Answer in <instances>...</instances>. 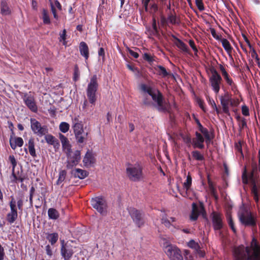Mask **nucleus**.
Here are the masks:
<instances>
[{"label":"nucleus","instance_id":"1","mask_svg":"<svg viewBox=\"0 0 260 260\" xmlns=\"http://www.w3.org/2000/svg\"><path fill=\"white\" fill-rule=\"evenodd\" d=\"M235 256L236 260H260V245L257 240L253 238L250 247L235 249Z\"/></svg>","mask_w":260,"mask_h":260},{"label":"nucleus","instance_id":"2","mask_svg":"<svg viewBox=\"0 0 260 260\" xmlns=\"http://www.w3.org/2000/svg\"><path fill=\"white\" fill-rule=\"evenodd\" d=\"M242 178L244 184H247L248 183L249 181H250L252 185L251 194L258 207L259 184L258 169L255 163L253 162L251 165V171L249 177H248L246 169L245 168Z\"/></svg>","mask_w":260,"mask_h":260},{"label":"nucleus","instance_id":"3","mask_svg":"<svg viewBox=\"0 0 260 260\" xmlns=\"http://www.w3.org/2000/svg\"><path fill=\"white\" fill-rule=\"evenodd\" d=\"M220 104L223 112L225 114H229L230 106L232 108V111L234 113L237 112V107L240 104L238 100L232 98V95L228 92H225L223 95L219 97Z\"/></svg>","mask_w":260,"mask_h":260},{"label":"nucleus","instance_id":"4","mask_svg":"<svg viewBox=\"0 0 260 260\" xmlns=\"http://www.w3.org/2000/svg\"><path fill=\"white\" fill-rule=\"evenodd\" d=\"M99 84L96 75H93L90 79L88 84L86 94L89 102L91 104H94L96 101V93L98 91Z\"/></svg>","mask_w":260,"mask_h":260},{"label":"nucleus","instance_id":"5","mask_svg":"<svg viewBox=\"0 0 260 260\" xmlns=\"http://www.w3.org/2000/svg\"><path fill=\"white\" fill-rule=\"evenodd\" d=\"M238 216L241 222L245 226L255 225L256 222L254 216L247 208H241Z\"/></svg>","mask_w":260,"mask_h":260},{"label":"nucleus","instance_id":"6","mask_svg":"<svg viewBox=\"0 0 260 260\" xmlns=\"http://www.w3.org/2000/svg\"><path fill=\"white\" fill-rule=\"evenodd\" d=\"M211 75L209 77V81L212 90L217 94L220 90L222 78L214 68L210 69Z\"/></svg>","mask_w":260,"mask_h":260},{"label":"nucleus","instance_id":"7","mask_svg":"<svg viewBox=\"0 0 260 260\" xmlns=\"http://www.w3.org/2000/svg\"><path fill=\"white\" fill-rule=\"evenodd\" d=\"M73 123L74 131L77 142L82 143L86 139L88 133H84L82 122L76 117L74 118Z\"/></svg>","mask_w":260,"mask_h":260},{"label":"nucleus","instance_id":"8","mask_svg":"<svg viewBox=\"0 0 260 260\" xmlns=\"http://www.w3.org/2000/svg\"><path fill=\"white\" fill-rule=\"evenodd\" d=\"M129 213L133 221L139 228L143 226L145 222V214L142 211L134 208H131L128 210Z\"/></svg>","mask_w":260,"mask_h":260},{"label":"nucleus","instance_id":"9","mask_svg":"<svg viewBox=\"0 0 260 260\" xmlns=\"http://www.w3.org/2000/svg\"><path fill=\"white\" fill-rule=\"evenodd\" d=\"M126 173L130 180L138 181L142 177V169L139 165L131 166L126 168Z\"/></svg>","mask_w":260,"mask_h":260},{"label":"nucleus","instance_id":"10","mask_svg":"<svg viewBox=\"0 0 260 260\" xmlns=\"http://www.w3.org/2000/svg\"><path fill=\"white\" fill-rule=\"evenodd\" d=\"M92 206L102 215H105L107 212V205L106 200L100 197L92 199Z\"/></svg>","mask_w":260,"mask_h":260},{"label":"nucleus","instance_id":"11","mask_svg":"<svg viewBox=\"0 0 260 260\" xmlns=\"http://www.w3.org/2000/svg\"><path fill=\"white\" fill-rule=\"evenodd\" d=\"M23 102L27 108L33 113L38 112V106L34 95L31 93H25L22 96Z\"/></svg>","mask_w":260,"mask_h":260},{"label":"nucleus","instance_id":"12","mask_svg":"<svg viewBox=\"0 0 260 260\" xmlns=\"http://www.w3.org/2000/svg\"><path fill=\"white\" fill-rule=\"evenodd\" d=\"M11 201L9 203L10 212L7 215V220L10 223H13L18 217V212L16 207V201L13 196H11Z\"/></svg>","mask_w":260,"mask_h":260},{"label":"nucleus","instance_id":"13","mask_svg":"<svg viewBox=\"0 0 260 260\" xmlns=\"http://www.w3.org/2000/svg\"><path fill=\"white\" fill-rule=\"evenodd\" d=\"M165 252L171 260H183L180 251L175 246L172 245L166 246Z\"/></svg>","mask_w":260,"mask_h":260},{"label":"nucleus","instance_id":"14","mask_svg":"<svg viewBox=\"0 0 260 260\" xmlns=\"http://www.w3.org/2000/svg\"><path fill=\"white\" fill-rule=\"evenodd\" d=\"M31 128L35 134L39 136H42L47 133L48 131L46 126H42L41 124L36 119L31 118Z\"/></svg>","mask_w":260,"mask_h":260},{"label":"nucleus","instance_id":"15","mask_svg":"<svg viewBox=\"0 0 260 260\" xmlns=\"http://www.w3.org/2000/svg\"><path fill=\"white\" fill-rule=\"evenodd\" d=\"M205 213V209L202 203H200L198 207L194 203L192 204V211L190 215V219L192 221L197 220L200 214H204Z\"/></svg>","mask_w":260,"mask_h":260},{"label":"nucleus","instance_id":"16","mask_svg":"<svg viewBox=\"0 0 260 260\" xmlns=\"http://www.w3.org/2000/svg\"><path fill=\"white\" fill-rule=\"evenodd\" d=\"M242 36L244 38V41L246 43V45L248 46L249 48V53L251 54V56L252 58L255 59V61L257 64V66L259 68H260V60L258 58V55L256 53L255 50L251 45L249 40L247 38L245 35L242 34Z\"/></svg>","mask_w":260,"mask_h":260},{"label":"nucleus","instance_id":"17","mask_svg":"<svg viewBox=\"0 0 260 260\" xmlns=\"http://www.w3.org/2000/svg\"><path fill=\"white\" fill-rule=\"evenodd\" d=\"M60 253L64 260H69L73 256L74 251L72 246L69 244L66 246L63 245L61 246Z\"/></svg>","mask_w":260,"mask_h":260},{"label":"nucleus","instance_id":"18","mask_svg":"<svg viewBox=\"0 0 260 260\" xmlns=\"http://www.w3.org/2000/svg\"><path fill=\"white\" fill-rule=\"evenodd\" d=\"M157 108L160 112H169L170 105L169 102L164 100L163 96L159 99H157Z\"/></svg>","mask_w":260,"mask_h":260},{"label":"nucleus","instance_id":"19","mask_svg":"<svg viewBox=\"0 0 260 260\" xmlns=\"http://www.w3.org/2000/svg\"><path fill=\"white\" fill-rule=\"evenodd\" d=\"M212 221L214 230L218 231L222 228L223 224L222 219L219 214L215 212L213 213Z\"/></svg>","mask_w":260,"mask_h":260},{"label":"nucleus","instance_id":"20","mask_svg":"<svg viewBox=\"0 0 260 260\" xmlns=\"http://www.w3.org/2000/svg\"><path fill=\"white\" fill-rule=\"evenodd\" d=\"M59 137L61 141L63 151L67 155H69V152L72 150L71 145L70 144L68 138L62 134H60Z\"/></svg>","mask_w":260,"mask_h":260},{"label":"nucleus","instance_id":"21","mask_svg":"<svg viewBox=\"0 0 260 260\" xmlns=\"http://www.w3.org/2000/svg\"><path fill=\"white\" fill-rule=\"evenodd\" d=\"M172 37L176 40L175 44L179 49H180L182 52L184 53H186L189 55L192 54L189 51L187 45L185 44L182 40L177 38L174 35H172Z\"/></svg>","mask_w":260,"mask_h":260},{"label":"nucleus","instance_id":"22","mask_svg":"<svg viewBox=\"0 0 260 260\" xmlns=\"http://www.w3.org/2000/svg\"><path fill=\"white\" fill-rule=\"evenodd\" d=\"M68 160L72 161L73 165H77L81 159V153L79 150H76L73 154H72V150L69 152V155H67Z\"/></svg>","mask_w":260,"mask_h":260},{"label":"nucleus","instance_id":"23","mask_svg":"<svg viewBox=\"0 0 260 260\" xmlns=\"http://www.w3.org/2000/svg\"><path fill=\"white\" fill-rule=\"evenodd\" d=\"M79 48L80 54L84 57L85 61L88 60L89 56V52L87 44L84 42H81L79 44Z\"/></svg>","mask_w":260,"mask_h":260},{"label":"nucleus","instance_id":"24","mask_svg":"<svg viewBox=\"0 0 260 260\" xmlns=\"http://www.w3.org/2000/svg\"><path fill=\"white\" fill-rule=\"evenodd\" d=\"M10 144L13 149H15L17 146L21 147L23 144V140L20 137L13 138L11 135L10 138Z\"/></svg>","mask_w":260,"mask_h":260},{"label":"nucleus","instance_id":"25","mask_svg":"<svg viewBox=\"0 0 260 260\" xmlns=\"http://www.w3.org/2000/svg\"><path fill=\"white\" fill-rule=\"evenodd\" d=\"M167 20L168 23H170L172 25L179 24L180 23V20L177 17L174 9H173L172 11L168 14Z\"/></svg>","mask_w":260,"mask_h":260},{"label":"nucleus","instance_id":"26","mask_svg":"<svg viewBox=\"0 0 260 260\" xmlns=\"http://www.w3.org/2000/svg\"><path fill=\"white\" fill-rule=\"evenodd\" d=\"M71 174L75 177H78L80 179H84L88 175V173L86 171L81 169H76L75 170H72Z\"/></svg>","mask_w":260,"mask_h":260},{"label":"nucleus","instance_id":"27","mask_svg":"<svg viewBox=\"0 0 260 260\" xmlns=\"http://www.w3.org/2000/svg\"><path fill=\"white\" fill-rule=\"evenodd\" d=\"M196 140H193L194 147H198L200 149H203L204 147V145L203 144V142H204V138L202 135L198 132H196Z\"/></svg>","mask_w":260,"mask_h":260},{"label":"nucleus","instance_id":"28","mask_svg":"<svg viewBox=\"0 0 260 260\" xmlns=\"http://www.w3.org/2000/svg\"><path fill=\"white\" fill-rule=\"evenodd\" d=\"M1 13L3 15H9L11 13L7 2L5 0L2 1L1 3Z\"/></svg>","mask_w":260,"mask_h":260},{"label":"nucleus","instance_id":"29","mask_svg":"<svg viewBox=\"0 0 260 260\" xmlns=\"http://www.w3.org/2000/svg\"><path fill=\"white\" fill-rule=\"evenodd\" d=\"M95 159L91 153L87 152L85 156L83 158V162L86 166H89L93 164L95 162Z\"/></svg>","mask_w":260,"mask_h":260},{"label":"nucleus","instance_id":"30","mask_svg":"<svg viewBox=\"0 0 260 260\" xmlns=\"http://www.w3.org/2000/svg\"><path fill=\"white\" fill-rule=\"evenodd\" d=\"M46 239L49 241L52 245L55 244L58 240V235L57 233H46Z\"/></svg>","mask_w":260,"mask_h":260},{"label":"nucleus","instance_id":"31","mask_svg":"<svg viewBox=\"0 0 260 260\" xmlns=\"http://www.w3.org/2000/svg\"><path fill=\"white\" fill-rule=\"evenodd\" d=\"M219 41L221 42L222 47L224 50L228 53H231L232 51L233 48L231 46L229 41L226 39H221Z\"/></svg>","mask_w":260,"mask_h":260},{"label":"nucleus","instance_id":"32","mask_svg":"<svg viewBox=\"0 0 260 260\" xmlns=\"http://www.w3.org/2000/svg\"><path fill=\"white\" fill-rule=\"evenodd\" d=\"M28 148L30 154L34 157H36L37 154L35 149V143L34 139L30 138L28 143Z\"/></svg>","mask_w":260,"mask_h":260},{"label":"nucleus","instance_id":"33","mask_svg":"<svg viewBox=\"0 0 260 260\" xmlns=\"http://www.w3.org/2000/svg\"><path fill=\"white\" fill-rule=\"evenodd\" d=\"M156 71H157V75L161 76L162 77H166L170 75V73L167 72L165 67L162 66L158 65L156 68H154Z\"/></svg>","mask_w":260,"mask_h":260},{"label":"nucleus","instance_id":"34","mask_svg":"<svg viewBox=\"0 0 260 260\" xmlns=\"http://www.w3.org/2000/svg\"><path fill=\"white\" fill-rule=\"evenodd\" d=\"M206 99L208 102V103L209 104V105L211 106L212 109L214 111H216L217 114H219L220 112V107L217 106L214 100L210 98L209 96H207Z\"/></svg>","mask_w":260,"mask_h":260},{"label":"nucleus","instance_id":"35","mask_svg":"<svg viewBox=\"0 0 260 260\" xmlns=\"http://www.w3.org/2000/svg\"><path fill=\"white\" fill-rule=\"evenodd\" d=\"M238 121L240 130L247 127L246 120L241 115H235Z\"/></svg>","mask_w":260,"mask_h":260},{"label":"nucleus","instance_id":"36","mask_svg":"<svg viewBox=\"0 0 260 260\" xmlns=\"http://www.w3.org/2000/svg\"><path fill=\"white\" fill-rule=\"evenodd\" d=\"M48 214L49 218L52 219H57L59 216V212L54 208H49Z\"/></svg>","mask_w":260,"mask_h":260},{"label":"nucleus","instance_id":"37","mask_svg":"<svg viewBox=\"0 0 260 260\" xmlns=\"http://www.w3.org/2000/svg\"><path fill=\"white\" fill-rule=\"evenodd\" d=\"M140 90L144 93H147L149 95L153 92L152 88L145 84H141L140 86Z\"/></svg>","mask_w":260,"mask_h":260},{"label":"nucleus","instance_id":"38","mask_svg":"<svg viewBox=\"0 0 260 260\" xmlns=\"http://www.w3.org/2000/svg\"><path fill=\"white\" fill-rule=\"evenodd\" d=\"M208 183L211 194L216 199H217L218 197L216 193V190L214 187L212 182L209 179H208Z\"/></svg>","mask_w":260,"mask_h":260},{"label":"nucleus","instance_id":"39","mask_svg":"<svg viewBox=\"0 0 260 260\" xmlns=\"http://www.w3.org/2000/svg\"><path fill=\"white\" fill-rule=\"evenodd\" d=\"M67 175V172L65 170H60L59 173V177L57 180L56 184L59 185L61 183L66 179Z\"/></svg>","mask_w":260,"mask_h":260},{"label":"nucleus","instance_id":"40","mask_svg":"<svg viewBox=\"0 0 260 260\" xmlns=\"http://www.w3.org/2000/svg\"><path fill=\"white\" fill-rule=\"evenodd\" d=\"M192 183V178L190 173H188L187 176L186 180L185 182L183 183V187L186 189V190L187 191L190 187Z\"/></svg>","mask_w":260,"mask_h":260},{"label":"nucleus","instance_id":"41","mask_svg":"<svg viewBox=\"0 0 260 260\" xmlns=\"http://www.w3.org/2000/svg\"><path fill=\"white\" fill-rule=\"evenodd\" d=\"M244 143L243 142L239 141L238 143H236L235 144V149L237 151V152H239L241 157H244V155L242 152V146Z\"/></svg>","mask_w":260,"mask_h":260},{"label":"nucleus","instance_id":"42","mask_svg":"<svg viewBox=\"0 0 260 260\" xmlns=\"http://www.w3.org/2000/svg\"><path fill=\"white\" fill-rule=\"evenodd\" d=\"M43 15V22L45 24H49L50 23V19L48 13V11L46 9H43L42 12Z\"/></svg>","mask_w":260,"mask_h":260},{"label":"nucleus","instance_id":"43","mask_svg":"<svg viewBox=\"0 0 260 260\" xmlns=\"http://www.w3.org/2000/svg\"><path fill=\"white\" fill-rule=\"evenodd\" d=\"M80 75V71L77 64H75L74 68L73 80L77 81L79 79Z\"/></svg>","mask_w":260,"mask_h":260},{"label":"nucleus","instance_id":"44","mask_svg":"<svg viewBox=\"0 0 260 260\" xmlns=\"http://www.w3.org/2000/svg\"><path fill=\"white\" fill-rule=\"evenodd\" d=\"M193 157L197 160H203L204 159V156L198 151L192 152Z\"/></svg>","mask_w":260,"mask_h":260},{"label":"nucleus","instance_id":"45","mask_svg":"<svg viewBox=\"0 0 260 260\" xmlns=\"http://www.w3.org/2000/svg\"><path fill=\"white\" fill-rule=\"evenodd\" d=\"M143 58L149 63L151 64L154 60L153 57L150 54L145 53L143 55Z\"/></svg>","mask_w":260,"mask_h":260},{"label":"nucleus","instance_id":"46","mask_svg":"<svg viewBox=\"0 0 260 260\" xmlns=\"http://www.w3.org/2000/svg\"><path fill=\"white\" fill-rule=\"evenodd\" d=\"M69 124L66 122H62L60 124L59 129L62 133H66L69 129Z\"/></svg>","mask_w":260,"mask_h":260},{"label":"nucleus","instance_id":"47","mask_svg":"<svg viewBox=\"0 0 260 260\" xmlns=\"http://www.w3.org/2000/svg\"><path fill=\"white\" fill-rule=\"evenodd\" d=\"M46 142L49 144H55L56 139L52 135H48L45 136Z\"/></svg>","mask_w":260,"mask_h":260},{"label":"nucleus","instance_id":"48","mask_svg":"<svg viewBox=\"0 0 260 260\" xmlns=\"http://www.w3.org/2000/svg\"><path fill=\"white\" fill-rule=\"evenodd\" d=\"M189 45L194 51V55L198 56V50L195 45L194 42L193 40H189L188 42Z\"/></svg>","mask_w":260,"mask_h":260},{"label":"nucleus","instance_id":"49","mask_svg":"<svg viewBox=\"0 0 260 260\" xmlns=\"http://www.w3.org/2000/svg\"><path fill=\"white\" fill-rule=\"evenodd\" d=\"M157 94H156L154 91L151 93V95H150V96H151L153 101L155 102V103L157 102V99L161 98L162 96V93L159 91L157 90Z\"/></svg>","mask_w":260,"mask_h":260},{"label":"nucleus","instance_id":"50","mask_svg":"<svg viewBox=\"0 0 260 260\" xmlns=\"http://www.w3.org/2000/svg\"><path fill=\"white\" fill-rule=\"evenodd\" d=\"M160 23L163 27L167 26L168 25L167 18H166L163 14H161L160 16Z\"/></svg>","mask_w":260,"mask_h":260},{"label":"nucleus","instance_id":"51","mask_svg":"<svg viewBox=\"0 0 260 260\" xmlns=\"http://www.w3.org/2000/svg\"><path fill=\"white\" fill-rule=\"evenodd\" d=\"M195 3L198 9L200 11H203L205 10V7L203 2V0H196Z\"/></svg>","mask_w":260,"mask_h":260},{"label":"nucleus","instance_id":"52","mask_svg":"<svg viewBox=\"0 0 260 260\" xmlns=\"http://www.w3.org/2000/svg\"><path fill=\"white\" fill-rule=\"evenodd\" d=\"M9 159L12 165V171L14 172L15 168L17 165L16 160L13 155H10L9 157Z\"/></svg>","mask_w":260,"mask_h":260},{"label":"nucleus","instance_id":"53","mask_svg":"<svg viewBox=\"0 0 260 260\" xmlns=\"http://www.w3.org/2000/svg\"><path fill=\"white\" fill-rule=\"evenodd\" d=\"M12 175L14 177V181H19L22 183L25 179V176H22V175H20L19 176H16L15 175V174L14 173V171L13 172Z\"/></svg>","mask_w":260,"mask_h":260},{"label":"nucleus","instance_id":"54","mask_svg":"<svg viewBox=\"0 0 260 260\" xmlns=\"http://www.w3.org/2000/svg\"><path fill=\"white\" fill-rule=\"evenodd\" d=\"M150 9L154 13H156L158 10V5L155 2L152 3L150 4Z\"/></svg>","mask_w":260,"mask_h":260},{"label":"nucleus","instance_id":"55","mask_svg":"<svg viewBox=\"0 0 260 260\" xmlns=\"http://www.w3.org/2000/svg\"><path fill=\"white\" fill-rule=\"evenodd\" d=\"M98 55L99 57H102L103 61L105 60V52L103 48L101 47L98 51Z\"/></svg>","mask_w":260,"mask_h":260},{"label":"nucleus","instance_id":"56","mask_svg":"<svg viewBox=\"0 0 260 260\" xmlns=\"http://www.w3.org/2000/svg\"><path fill=\"white\" fill-rule=\"evenodd\" d=\"M35 191V188L34 186H32L30 190L29 198L30 206H32V198H33V196H34V193Z\"/></svg>","mask_w":260,"mask_h":260},{"label":"nucleus","instance_id":"57","mask_svg":"<svg viewBox=\"0 0 260 260\" xmlns=\"http://www.w3.org/2000/svg\"><path fill=\"white\" fill-rule=\"evenodd\" d=\"M66 30L64 29L62 31V32L60 34V41L61 40L63 41V44L65 45L67 43L66 41Z\"/></svg>","mask_w":260,"mask_h":260},{"label":"nucleus","instance_id":"58","mask_svg":"<svg viewBox=\"0 0 260 260\" xmlns=\"http://www.w3.org/2000/svg\"><path fill=\"white\" fill-rule=\"evenodd\" d=\"M228 223H229V226H230V228L232 229V231L234 232V233H236V229L234 226V222L232 220V218L231 217V216H229L228 217Z\"/></svg>","mask_w":260,"mask_h":260},{"label":"nucleus","instance_id":"59","mask_svg":"<svg viewBox=\"0 0 260 260\" xmlns=\"http://www.w3.org/2000/svg\"><path fill=\"white\" fill-rule=\"evenodd\" d=\"M182 139L183 140V141L186 144H187L189 146L190 145L191 140V138H190V137H189L187 135H183V136H182Z\"/></svg>","mask_w":260,"mask_h":260},{"label":"nucleus","instance_id":"60","mask_svg":"<svg viewBox=\"0 0 260 260\" xmlns=\"http://www.w3.org/2000/svg\"><path fill=\"white\" fill-rule=\"evenodd\" d=\"M127 50L128 52L129 53V54L131 56H133L135 58H138L139 57V55L137 52H135L134 51L131 49L129 48H127Z\"/></svg>","mask_w":260,"mask_h":260},{"label":"nucleus","instance_id":"61","mask_svg":"<svg viewBox=\"0 0 260 260\" xmlns=\"http://www.w3.org/2000/svg\"><path fill=\"white\" fill-rule=\"evenodd\" d=\"M223 78L225 79L226 83L229 85H234V82H233L232 79L229 76V75H228L227 76H225Z\"/></svg>","mask_w":260,"mask_h":260},{"label":"nucleus","instance_id":"62","mask_svg":"<svg viewBox=\"0 0 260 260\" xmlns=\"http://www.w3.org/2000/svg\"><path fill=\"white\" fill-rule=\"evenodd\" d=\"M16 205L19 210L22 211L23 210V201L22 199H19L16 202Z\"/></svg>","mask_w":260,"mask_h":260},{"label":"nucleus","instance_id":"63","mask_svg":"<svg viewBox=\"0 0 260 260\" xmlns=\"http://www.w3.org/2000/svg\"><path fill=\"white\" fill-rule=\"evenodd\" d=\"M189 246L195 249L199 248V245L197 243H196L193 240H191L189 243Z\"/></svg>","mask_w":260,"mask_h":260},{"label":"nucleus","instance_id":"64","mask_svg":"<svg viewBox=\"0 0 260 260\" xmlns=\"http://www.w3.org/2000/svg\"><path fill=\"white\" fill-rule=\"evenodd\" d=\"M211 34L212 37L217 40H220L221 38L216 34V30L214 28H211Z\"/></svg>","mask_w":260,"mask_h":260}]
</instances>
